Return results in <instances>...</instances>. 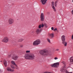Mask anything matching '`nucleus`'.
<instances>
[{
    "instance_id": "1",
    "label": "nucleus",
    "mask_w": 73,
    "mask_h": 73,
    "mask_svg": "<svg viewBox=\"0 0 73 73\" xmlns=\"http://www.w3.org/2000/svg\"><path fill=\"white\" fill-rule=\"evenodd\" d=\"M40 53L42 56H45L48 55H51V52L50 51H48L47 50H40L39 51Z\"/></svg>"
},
{
    "instance_id": "2",
    "label": "nucleus",
    "mask_w": 73,
    "mask_h": 73,
    "mask_svg": "<svg viewBox=\"0 0 73 73\" xmlns=\"http://www.w3.org/2000/svg\"><path fill=\"white\" fill-rule=\"evenodd\" d=\"M40 43H41L40 40V39H37L33 42V45L34 46H37L40 44Z\"/></svg>"
},
{
    "instance_id": "3",
    "label": "nucleus",
    "mask_w": 73,
    "mask_h": 73,
    "mask_svg": "<svg viewBox=\"0 0 73 73\" xmlns=\"http://www.w3.org/2000/svg\"><path fill=\"white\" fill-rule=\"evenodd\" d=\"M59 63L58 62L55 63L54 64H52L51 65V66L52 68H57L58 67Z\"/></svg>"
},
{
    "instance_id": "4",
    "label": "nucleus",
    "mask_w": 73,
    "mask_h": 73,
    "mask_svg": "<svg viewBox=\"0 0 73 73\" xmlns=\"http://www.w3.org/2000/svg\"><path fill=\"white\" fill-rule=\"evenodd\" d=\"M8 23L9 25H12L14 23V20L12 19H10L8 20Z\"/></svg>"
},
{
    "instance_id": "5",
    "label": "nucleus",
    "mask_w": 73,
    "mask_h": 73,
    "mask_svg": "<svg viewBox=\"0 0 73 73\" xmlns=\"http://www.w3.org/2000/svg\"><path fill=\"white\" fill-rule=\"evenodd\" d=\"M44 14L43 13H41L40 15V20L42 21H43L44 20Z\"/></svg>"
},
{
    "instance_id": "6",
    "label": "nucleus",
    "mask_w": 73,
    "mask_h": 73,
    "mask_svg": "<svg viewBox=\"0 0 73 73\" xmlns=\"http://www.w3.org/2000/svg\"><path fill=\"white\" fill-rule=\"evenodd\" d=\"M9 41V39L7 37H5L3 39V41L4 42H8Z\"/></svg>"
},
{
    "instance_id": "7",
    "label": "nucleus",
    "mask_w": 73,
    "mask_h": 73,
    "mask_svg": "<svg viewBox=\"0 0 73 73\" xmlns=\"http://www.w3.org/2000/svg\"><path fill=\"white\" fill-rule=\"evenodd\" d=\"M41 32V29H36V32L37 35L40 34V33Z\"/></svg>"
},
{
    "instance_id": "8",
    "label": "nucleus",
    "mask_w": 73,
    "mask_h": 73,
    "mask_svg": "<svg viewBox=\"0 0 73 73\" xmlns=\"http://www.w3.org/2000/svg\"><path fill=\"white\" fill-rule=\"evenodd\" d=\"M34 57H35V56L33 54L30 55L29 56V60H33L34 59Z\"/></svg>"
},
{
    "instance_id": "9",
    "label": "nucleus",
    "mask_w": 73,
    "mask_h": 73,
    "mask_svg": "<svg viewBox=\"0 0 73 73\" xmlns=\"http://www.w3.org/2000/svg\"><path fill=\"white\" fill-rule=\"evenodd\" d=\"M66 68L65 66L62 67L60 69L61 72H65V71H66Z\"/></svg>"
},
{
    "instance_id": "10",
    "label": "nucleus",
    "mask_w": 73,
    "mask_h": 73,
    "mask_svg": "<svg viewBox=\"0 0 73 73\" xmlns=\"http://www.w3.org/2000/svg\"><path fill=\"white\" fill-rule=\"evenodd\" d=\"M54 2H52L51 5H52V8L54 9V11L56 12V9L55 7H54Z\"/></svg>"
},
{
    "instance_id": "11",
    "label": "nucleus",
    "mask_w": 73,
    "mask_h": 73,
    "mask_svg": "<svg viewBox=\"0 0 73 73\" xmlns=\"http://www.w3.org/2000/svg\"><path fill=\"white\" fill-rule=\"evenodd\" d=\"M47 0H40V2H41L43 5L45 4Z\"/></svg>"
},
{
    "instance_id": "12",
    "label": "nucleus",
    "mask_w": 73,
    "mask_h": 73,
    "mask_svg": "<svg viewBox=\"0 0 73 73\" xmlns=\"http://www.w3.org/2000/svg\"><path fill=\"white\" fill-rule=\"evenodd\" d=\"M7 70L8 71H9V72H14V70L11 69L10 67L7 68Z\"/></svg>"
},
{
    "instance_id": "13",
    "label": "nucleus",
    "mask_w": 73,
    "mask_h": 73,
    "mask_svg": "<svg viewBox=\"0 0 73 73\" xmlns=\"http://www.w3.org/2000/svg\"><path fill=\"white\" fill-rule=\"evenodd\" d=\"M29 56L30 55L28 54H25V58L26 59H29Z\"/></svg>"
},
{
    "instance_id": "14",
    "label": "nucleus",
    "mask_w": 73,
    "mask_h": 73,
    "mask_svg": "<svg viewBox=\"0 0 73 73\" xmlns=\"http://www.w3.org/2000/svg\"><path fill=\"white\" fill-rule=\"evenodd\" d=\"M62 40V42L64 41L65 40V36L63 35L61 37Z\"/></svg>"
},
{
    "instance_id": "15",
    "label": "nucleus",
    "mask_w": 73,
    "mask_h": 73,
    "mask_svg": "<svg viewBox=\"0 0 73 73\" xmlns=\"http://www.w3.org/2000/svg\"><path fill=\"white\" fill-rule=\"evenodd\" d=\"M18 58V56H16V55H14L13 57H12V59L14 60H16Z\"/></svg>"
},
{
    "instance_id": "16",
    "label": "nucleus",
    "mask_w": 73,
    "mask_h": 73,
    "mask_svg": "<svg viewBox=\"0 0 73 73\" xmlns=\"http://www.w3.org/2000/svg\"><path fill=\"white\" fill-rule=\"evenodd\" d=\"M62 43L63 45H64L65 46H67V42L66 41H63L62 42Z\"/></svg>"
},
{
    "instance_id": "17",
    "label": "nucleus",
    "mask_w": 73,
    "mask_h": 73,
    "mask_svg": "<svg viewBox=\"0 0 73 73\" xmlns=\"http://www.w3.org/2000/svg\"><path fill=\"white\" fill-rule=\"evenodd\" d=\"M4 64L5 66H7V61H6V60H4Z\"/></svg>"
},
{
    "instance_id": "18",
    "label": "nucleus",
    "mask_w": 73,
    "mask_h": 73,
    "mask_svg": "<svg viewBox=\"0 0 73 73\" xmlns=\"http://www.w3.org/2000/svg\"><path fill=\"white\" fill-rule=\"evenodd\" d=\"M71 64H73V56L70 59Z\"/></svg>"
},
{
    "instance_id": "19",
    "label": "nucleus",
    "mask_w": 73,
    "mask_h": 73,
    "mask_svg": "<svg viewBox=\"0 0 73 73\" xmlns=\"http://www.w3.org/2000/svg\"><path fill=\"white\" fill-rule=\"evenodd\" d=\"M11 64H13V65H15V66H16L17 67V65L16 64V63H15L14 61H12Z\"/></svg>"
},
{
    "instance_id": "20",
    "label": "nucleus",
    "mask_w": 73,
    "mask_h": 73,
    "mask_svg": "<svg viewBox=\"0 0 73 73\" xmlns=\"http://www.w3.org/2000/svg\"><path fill=\"white\" fill-rule=\"evenodd\" d=\"M50 36L51 38H53L54 37V34L53 33H51L50 34Z\"/></svg>"
},
{
    "instance_id": "21",
    "label": "nucleus",
    "mask_w": 73,
    "mask_h": 73,
    "mask_svg": "<svg viewBox=\"0 0 73 73\" xmlns=\"http://www.w3.org/2000/svg\"><path fill=\"white\" fill-rule=\"evenodd\" d=\"M23 40L24 39H23L21 38L18 40V42H22V41H23Z\"/></svg>"
},
{
    "instance_id": "22",
    "label": "nucleus",
    "mask_w": 73,
    "mask_h": 73,
    "mask_svg": "<svg viewBox=\"0 0 73 73\" xmlns=\"http://www.w3.org/2000/svg\"><path fill=\"white\" fill-rule=\"evenodd\" d=\"M44 26L45 27V28L48 27V25L46 23H44Z\"/></svg>"
},
{
    "instance_id": "23",
    "label": "nucleus",
    "mask_w": 73,
    "mask_h": 73,
    "mask_svg": "<svg viewBox=\"0 0 73 73\" xmlns=\"http://www.w3.org/2000/svg\"><path fill=\"white\" fill-rule=\"evenodd\" d=\"M47 39L48 42L50 43V39L49 38H47Z\"/></svg>"
},
{
    "instance_id": "24",
    "label": "nucleus",
    "mask_w": 73,
    "mask_h": 73,
    "mask_svg": "<svg viewBox=\"0 0 73 73\" xmlns=\"http://www.w3.org/2000/svg\"><path fill=\"white\" fill-rule=\"evenodd\" d=\"M11 67L12 69H16V68L13 65H12L11 66Z\"/></svg>"
},
{
    "instance_id": "25",
    "label": "nucleus",
    "mask_w": 73,
    "mask_h": 73,
    "mask_svg": "<svg viewBox=\"0 0 73 73\" xmlns=\"http://www.w3.org/2000/svg\"><path fill=\"white\" fill-rule=\"evenodd\" d=\"M55 7L57 5V1H56L55 2Z\"/></svg>"
},
{
    "instance_id": "26",
    "label": "nucleus",
    "mask_w": 73,
    "mask_h": 73,
    "mask_svg": "<svg viewBox=\"0 0 73 73\" xmlns=\"http://www.w3.org/2000/svg\"><path fill=\"white\" fill-rule=\"evenodd\" d=\"M44 27V24H43V23H42L41 27V28H43Z\"/></svg>"
},
{
    "instance_id": "27",
    "label": "nucleus",
    "mask_w": 73,
    "mask_h": 73,
    "mask_svg": "<svg viewBox=\"0 0 73 73\" xmlns=\"http://www.w3.org/2000/svg\"><path fill=\"white\" fill-rule=\"evenodd\" d=\"M41 28V25H39V26H38V29H40V28Z\"/></svg>"
},
{
    "instance_id": "28",
    "label": "nucleus",
    "mask_w": 73,
    "mask_h": 73,
    "mask_svg": "<svg viewBox=\"0 0 73 73\" xmlns=\"http://www.w3.org/2000/svg\"><path fill=\"white\" fill-rule=\"evenodd\" d=\"M30 52H31V51L30 50H27L26 51V53H30Z\"/></svg>"
},
{
    "instance_id": "29",
    "label": "nucleus",
    "mask_w": 73,
    "mask_h": 73,
    "mask_svg": "<svg viewBox=\"0 0 73 73\" xmlns=\"http://www.w3.org/2000/svg\"><path fill=\"white\" fill-rule=\"evenodd\" d=\"M35 33V31H31V34H33V33Z\"/></svg>"
},
{
    "instance_id": "30",
    "label": "nucleus",
    "mask_w": 73,
    "mask_h": 73,
    "mask_svg": "<svg viewBox=\"0 0 73 73\" xmlns=\"http://www.w3.org/2000/svg\"><path fill=\"white\" fill-rule=\"evenodd\" d=\"M54 60H56L58 59V58L57 57H55L54 58Z\"/></svg>"
},
{
    "instance_id": "31",
    "label": "nucleus",
    "mask_w": 73,
    "mask_h": 73,
    "mask_svg": "<svg viewBox=\"0 0 73 73\" xmlns=\"http://www.w3.org/2000/svg\"><path fill=\"white\" fill-rule=\"evenodd\" d=\"M62 63H63V64H64V66H65V62H62Z\"/></svg>"
},
{
    "instance_id": "32",
    "label": "nucleus",
    "mask_w": 73,
    "mask_h": 73,
    "mask_svg": "<svg viewBox=\"0 0 73 73\" xmlns=\"http://www.w3.org/2000/svg\"><path fill=\"white\" fill-rule=\"evenodd\" d=\"M51 30H52V31H53V30H54V28H53V27H51Z\"/></svg>"
},
{
    "instance_id": "33",
    "label": "nucleus",
    "mask_w": 73,
    "mask_h": 73,
    "mask_svg": "<svg viewBox=\"0 0 73 73\" xmlns=\"http://www.w3.org/2000/svg\"><path fill=\"white\" fill-rule=\"evenodd\" d=\"M57 29L56 28H55L54 30V31H57Z\"/></svg>"
},
{
    "instance_id": "34",
    "label": "nucleus",
    "mask_w": 73,
    "mask_h": 73,
    "mask_svg": "<svg viewBox=\"0 0 73 73\" xmlns=\"http://www.w3.org/2000/svg\"><path fill=\"white\" fill-rule=\"evenodd\" d=\"M66 73H72V72H68V71H67L66 72Z\"/></svg>"
},
{
    "instance_id": "35",
    "label": "nucleus",
    "mask_w": 73,
    "mask_h": 73,
    "mask_svg": "<svg viewBox=\"0 0 73 73\" xmlns=\"http://www.w3.org/2000/svg\"><path fill=\"white\" fill-rule=\"evenodd\" d=\"M56 51H58V50H59V49H56Z\"/></svg>"
},
{
    "instance_id": "36",
    "label": "nucleus",
    "mask_w": 73,
    "mask_h": 73,
    "mask_svg": "<svg viewBox=\"0 0 73 73\" xmlns=\"http://www.w3.org/2000/svg\"><path fill=\"white\" fill-rule=\"evenodd\" d=\"M71 13H72V15L73 14V9L71 12Z\"/></svg>"
},
{
    "instance_id": "37",
    "label": "nucleus",
    "mask_w": 73,
    "mask_h": 73,
    "mask_svg": "<svg viewBox=\"0 0 73 73\" xmlns=\"http://www.w3.org/2000/svg\"><path fill=\"white\" fill-rule=\"evenodd\" d=\"M72 39H73V35H72Z\"/></svg>"
},
{
    "instance_id": "38",
    "label": "nucleus",
    "mask_w": 73,
    "mask_h": 73,
    "mask_svg": "<svg viewBox=\"0 0 73 73\" xmlns=\"http://www.w3.org/2000/svg\"><path fill=\"white\" fill-rule=\"evenodd\" d=\"M20 46H21V47H23V45H21Z\"/></svg>"
},
{
    "instance_id": "39",
    "label": "nucleus",
    "mask_w": 73,
    "mask_h": 73,
    "mask_svg": "<svg viewBox=\"0 0 73 73\" xmlns=\"http://www.w3.org/2000/svg\"><path fill=\"white\" fill-rule=\"evenodd\" d=\"M1 62H2V61H1Z\"/></svg>"
}]
</instances>
